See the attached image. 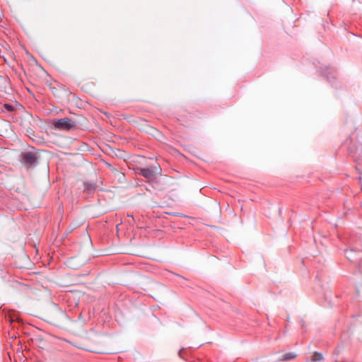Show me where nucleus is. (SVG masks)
I'll return each instance as SVG.
<instances>
[{"mask_svg": "<svg viewBox=\"0 0 362 362\" xmlns=\"http://www.w3.org/2000/svg\"><path fill=\"white\" fill-rule=\"evenodd\" d=\"M20 161L27 169L37 165V157L33 152H23L21 154Z\"/></svg>", "mask_w": 362, "mask_h": 362, "instance_id": "nucleus-1", "label": "nucleus"}, {"mask_svg": "<svg viewBox=\"0 0 362 362\" xmlns=\"http://www.w3.org/2000/svg\"><path fill=\"white\" fill-rule=\"evenodd\" d=\"M54 127L61 130L69 131L75 129L76 127V122L68 117H64L57 119L54 122Z\"/></svg>", "mask_w": 362, "mask_h": 362, "instance_id": "nucleus-2", "label": "nucleus"}, {"mask_svg": "<svg viewBox=\"0 0 362 362\" xmlns=\"http://www.w3.org/2000/svg\"><path fill=\"white\" fill-rule=\"evenodd\" d=\"M139 174L142 175L146 179H148L150 180H154L156 178V175L157 174H159L161 171V169L160 167H154V168H141L139 170Z\"/></svg>", "mask_w": 362, "mask_h": 362, "instance_id": "nucleus-3", "label": "nucleus"}, {"mask_svg": "<svg viewBox=\"0 0 362 362\" xmlns=\"http://www.w3.org/2000/svg\"><path fill=\"white\" fill-rule=\"evenodd\" d=\"M296 356H297V355L295 353H293V352L286 353L283 356L281 361H286L292 360V359L295 358Z\"/></svg>", "mask_w": 362, "mask_h": 362, "instance_id": "nucleus-4", "label": "nucleus"}, {"mask_svg": "<svg viewBox=\"0 0 362 362\" xmlns=\"http://www.w3.org/2000/svg\"><path fill=\"white\" fill-rule=\"evenodd\" d=\"M324 359V357L322 356V354L321 353H319V352H314L312 358H311V361H322Z\"/></svg>", "mask_w": 362, "mask_h": 362, "instance_id": "nucleus-5", "label": "nucleus"}, {"mask_svg": "<svg viewBox=\"0 0 362 362\" xmlns=\"http://www.w3.org/2000/svg\"><path fill=\"white\" fill-rule=\"evenodd\" d=\"M4 107L5 110H6L8 112H13L14 110L13 106L10 104H7V103L4 104Z\"/></svg>", "mask_w": 362, "mask_h": 362, "instance_id": "nucleus-6", "label": "nucleus"}, {"mask_svg": "<svg viewBox=\"0 0 362 362\" xmlns=\"http://www.w3.org/2000/svg\"><path fill=\"white\" fill-rule=\"evenodd\" d=\"M353 251L352 250H346L345 251V255L346 257L350 259L351 261H352V254H353Z\"/></svg>", "mask_w": 362, "mask_h": 362, "instance_id": "nucleus-7", "label": "nucleus"}, {"mask_svg": "<svg viewBox=\"0 0 362 362\" xmlns=\"http://www.w3.org/2000/svg\"><path fill=\"white\" fill-rule=\"evenodd\" d=\"M85 189L87 190L93 191L95 189V185H93V184H88V185H86Z\"/></svg>", "mask_w": 362, "mask_h": 362, "instance_id": "nucleus-8", "label": "nucleus"}, {"mask_svg": "<svg viewBox=\"0 0 362 362\" xmlns=\"http://www.w3.org/2000/svg\"><path fill=\"white\" fill-rule=\"evenodd\" d=\"M62 340L65 341L66 342H69V341L68 340H66V339H62Z\"/></svg>", "mask_w": 362, "mask_h": 362, "instance_id": "nucleus-9", "label": "nucleus"}]
</instances>
